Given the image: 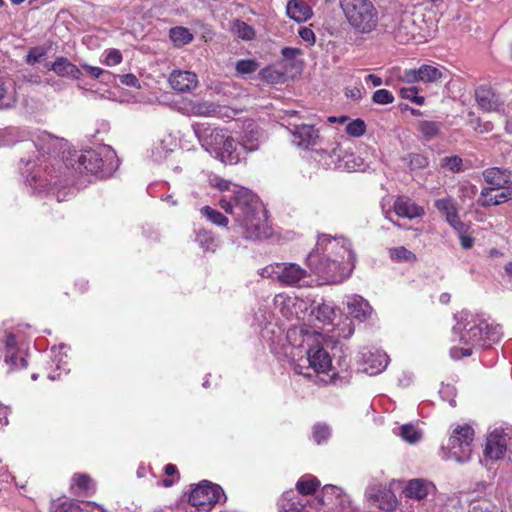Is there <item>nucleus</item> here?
Returning <instances> with one entry per match:
<instances>
[{"mask_svg":"<svg viewBox=\"0 0 512 512\" xmlns=\"http://www.w3.org/2000/svg\"><path fill=\"white\" fill-rule=\"evenodd\" d=\"M345 95L353 100H360L362 98V89L359 87L347 88Z\"/></svg>","mask_w":512,"mask_h":512,"instance_id":"59","label":"nucleus"},{"mask_svg":"<svg viewBox=\"0 0 512 512\" xmlns=\"http://www.w3.org/2000/svg\"><path fill=\"white\" fill-rule=\"evenodd\" d=\"M8 413L9 408L0 404V424L7 425L8 424Z\"/></svg>","mask_w":512,"mask_h":512,"instance_id":"64","label":"nucleus"},{"mask_svg":"<svg viewBox=\"0 0 512 512\" xmlns=\"http://www.w3.org/2000/svg\"><path fill=\"white\" fill-rule=\"evenodd\" d=\"M82 67L95 79H98L104 73V70L99 67H93L88 64H84Z\"/></svg>","mask_w":512,"mask_h":512,"instance_id":"60","label":"nucleus"},{"mask_svg":"<svg viewBox=\"0 0 512 512\" xmlns=\"http://www.w3.org/2000/svg\"><path fill=\"white\" fill-rule=\"evenodd\" d=\"M4 360L12 371L26 368L28 365L27 360L18 355V349L15 352H5Z\"/></svg>","mask_w":512,"mask_h":512,"instance_id":"37","label":"nucleus"},{"mask_svg":"<svg viewBox=\"0 0 512 512\" xmlns=\"http://www.w3.org/2000/svg\"><path fill=\"white\" fill-rule=\"evenodd\" d=\"M214 186L220 191H228L230 190L231 182L222 178H218L215 180Z\"/></svg>","mask_w":512,"mask_h":512,"instance_id":"62","label":"nucleus"},{"mask_svg":"<svg viewBox=\"0 0 512 512\" xmlns=\"http://www.w3.org/2000/svg\"><path fill=\"white\" fill-rule=\"evenodd\" d=\"M393 210L397 216L402 218L414 219L422 217L424 209L406 196H399L393 204Z\"/></svg>","mask_w":512,"mask_h":512,"instance_id":"16","label":"nucleus"},{"mask_svg":"<svg viewBox=\"0 0 512 512\" xmlns=\"http://www.w3.org/2000/svg\"><path fill=\"white\" fill-rule=\"evenodd\" d=\"M232 201L235 208V221L247 240H260L270 235L266 222L259 216L258 197L249 189L234 186Z\"/></svg>","mask_w":512,"mask_h":512,"instance_id":"2","label":"nucleus"},{"mask_svg":"<svg viewBox=\"0 0 512 512\" xmlns=\"http://www.w3.org/2000/svg\"><path fill=\"white\" fill-rule=\"evenodd\" d=\"M441 166L449 169L451 172L454 173L460 172L462 171L463 161L462 158L457 155L444 157L441 160Z\"/></svg>","mask_w":512,"mask_h":512,"instance_id":"40","label":"nucleus"},{"mask_svg":"<svg viewBox=\"0 0 512 512\" xmlns=\"http://www.w3.org/2000/svg\"><path fill=\"white\" fill-rule=\"evenodd\" d=\"M500 190H502L500 193L492 196L491 193L494 190L482 189L480 192V196L477 200L478 205L481 207L487 208L490 206L500 205L507 201L512 200V187L511 186H505L504 188H501Z\"/></svg>","mask_w":512,"mask_h":512,"instance_id":"18","label":"nucleus"},{"mask_svg":"<svg viewBox=\"0 0 512 512\" xmlns=\"http://www.w3.org/2000/svg\"><path fill=\"white\" fill-rule=\"evenodd\" d=\"M400 430L401 437L409 443H415L420 439V433L412 424L402 425Z\"/></svg>","mask_w":512,"mask_h":512,"instance_id":"42","label":"nucleus"},{"mask_svg":"<svg viewBox=\"0 0 512 512\" xmlns=\"http://www.w3.org/2000/svg\"><path fill=\"white\" fill-rule=\"evenodd\" d=\"M301 53L300 49L298 48H293V47H284L282 50H281V55L287 59V60H292L294 59L297 55H299Z\"/></svg>","mask_w":512,"mask_h":512,"instance_id":"58","label":"nucleus"},{"mask_svg":"<svg viewBox=\"0 0 512 512\" xmlns=\"http://www.w3.org/2000/svg\"><path fill=\"white\" fill-rule=\"evenodd\" d=\"M232 33L244 41H251L256 37L255 29L240 19H234L231 22Z\"/></svg>","mask_w":512,"mask_h":512,"instance_id":"27","label":"nucleus"},{"mask_svg":"<svg viewBox=\"0 0 512 512\" xmlns=\"http://www.w3.org/2000/svg\"><path fill=\"white\" fill-rule=\"evenodd\" d=\"M507 450L506 437L498 432H492L487 437L484 456L490 460L503 458Z\"/></svg>","mask_w":512,"mask_h":512,"instance_id":"14","label":"nucleus"},{"mask_svg":"<svg viewBox=\"0 0 512 512\" xmlns=\"http://www.w3.org/2000/svg\"><path fill=\"white\" fill-rule=\"evenodd\" d=\"M50 69L60 77L80 79L82 76L80 69L65 57L56 58Z\"/></svg>","mask_w":512,"mask_h":512,"instance_id":"22","label":"nucleus"},{"mask_svg":"<svg viewBox=\"0 0 512 512\" xmlns=\"http://www.w3.org/2000/svg\"><path fill=\"white\" fill-rule=\"evenodd\" d=\"M219 205L226 213L231 214L235 217V208L234 203L232 201V197L229 200L225 198L221 199L219 201Z\"/></svg>","mask_w":512,"mask_h":512,"instance_id":"56","label":"nucleus"},{"mask_svg":"<svg viewBox=\"0 0 512 512\" xmlns=\"http://www.w3.org/2000/svg\"><path fill=\"white\" fill-rule=\"evenodd\" d=\"M312 315L322 323H330L335 315V310L329 303H321L312 309Z\"/></svg>","mask_w":512,"mask_h":512,"instance_id":"33","label":"nucleus"},{"mask_svg":"<svg viewBox=\"0 0 512 512\" xmlns=\"http://www.w3.org/2000/svg\"><path fill=\"white\" fill-rule=\"evenodd\" d=\"M200 213L202 216H204L208 221H210L212 224L220 226V227H227L229 220L228 218L219 212L216 209H213L210 206H204L200 209Z\"/></svg>","mask_w":512,"mask_h":512,"instance_id":"30","label":"nucleus"},{"mask_svg":"<svg viewBox=\"0 0 512 512\" xmlns=\"http://www.w3.org/2000/svg\"><path fill=\"white\" fill-rule=\"evenodd\" d=\"M57 138L46 131H40L33 137L36 149L42 154H49L54 148Z\"/></svg>","mask_w":512,"mask_h":512,"instance_id":"25","label":"nucleus"},{"mask_svg":"<svg viewBox=\"0 0 512 512\" xmlns=\"http://www.w3.org/2000/svg\"><path fill=\"white\" fill-rule=\"evenodd\" d=\"M195 240L204 251L214 252L217 247V239L211 230L199 229Z\"/></svg>","mask_w":512,"mask_h":512,"instance_id":"29","label":"nucleus"},{"mask_svg":"<svg viewBox=\"0 0 512 512\" xmlns=\"http://www.w3.org/2000/svg\"><path fill=\"white\" fill-rule=\"evenodd\" d=\"M419 68L418 69H407L404 70L400 76V80L406 82L408 84H413L416 82H420L419 77Z\"/></svg>","mask_w":512,"mask_h":512,"instance_id":"50","label":"nucleus"},{"mask_svg":"<svg viewBox=\"0 0 512 512\" xmlns=\"http://www.w3.org/2000/svg\"><path fill=\"white\" fill-rule=\"evenodd\" d=\"M122 59H123L122 54L118 49H111V50H108L105 60H104V63L107 66H115V65L120 64L122 62Z\"/></svg>","mask_w":512,"mask_h":512,"instance_id":"48","label":"nucleus"},{"mask_svg":"<svg viewBox=\"0 0 512 512\" xmlns=\"http://www.w3.org/2000/svg\"><path fill=\"white\" fill-rule=\"evenodd\" d=\"M83 508L84 512H107L102 506L91 501L86 502Z\"/></svg>","mask_w":512,"mask_h":512,"instance_id":"61","label":"nucleus"},{"mask_svg":"<svg viewBox=\"0 0 512 512\" xmlns=\"http://www.w3.org/2000/svg\"><path fill=\"white\" fill-rule=\"evenodd\" d=\"M484 181L490 186L483 189L500 190L510 183V170L500 167H490L482 171Z\"/></svg>","mask_w":512,"mask_h":512,"instance_id":"11","label":"nucleus"},{"mask_svg":"<svg viewBox=\"0 0 512 512\" xmlns=\"http://www.w3.org/2000/svg\"><path fill=\"white\" fill-rule=\"evenodd\" d=\"M308 361L311 368L316 373H327L331 366L332 360L328 352L321 346H312L307 351Z\"/></svg>","mask_w":512,"mask_h":512,"instance_id":"12","label":"nucleus"},{"mask_svg":"<svg viewBox=\"0 0 512 512\" xmlns=\"http://www.w3.org/2000/svg\"><path fill=\"white\" fill-rule=\"evenodd\" d=\"M322 241H326L327 254L316 261L317 255L310 253L308 265L326 283H341L354 269L356 256L345 239L324 238Z\"/></svg>","mask_w":512,"mask_h":512,"instance_id":"1","label":"nucleus"},{"mask_svg":"<svg viewBox=\"0 0 512 512\" xmlns=\"http://www.w3.org/2000/svg\"><path fill=\"white\" fill-rule=\"evenodd\" d=\"M55 512H84V508L75 500H66L57 506Z\"/></svg>","mask_w":512,"mask_h":512,"instance_id":"46","label":"nucleus"},{"mask_svg":"<svg viewBox=\"0 0 512 512\" xmlns=\"http://www.w3.org/2000/svg\"><path fill=\"white\" fill-rule=\"evenodd\" d=\"M168 82L173 90L184 93L197 87L198 77L191 71L173 70Z\"/></svg>","mask_w":512,"mask_h":512,"instance_id":"10","label":"nucleus"},{"mask_svg":"<svg viewBox=\"0 0 512 512\" xmlns=\"http://www.w3.org/2000/svg\"><path fill=\"white\" fill-rule=\"evenodd\" d=\"M293 143L302 149H309L318 144L319 131L313 125H295L292 131Z\"/></svg>","mask_w":512,"mask_h":512,"instance_id":"9","label":"nucleus"},{"mask_svg":"<svg viewBox=\"0 0 512 512\" xmlns=\"http://www.w3.org/2000/svg\"><path fill=\"white\" fill-rule=\"evenodd\" d=\"M228 135L229 134L226 129L214 128L206 129L202 138L203 142L217 153Z\"/></svg>","mask_w":512,"mask_h":512,"instance_id":"23","label":"nucleus"},{"mask_svg":"<svg viewBox=\"0 0 512 512\" xmlns=\"http://www.w3.org/2000/svg\"><path fill=\"white\" fill-rule=\"evenodd\" d=\"M262 275L283 286H296L308 277V271L296 263H276L264 267Z\"/></svg>","mask_w":512,"mask_h":512,"instance_id":"7","label":"nucleus"},{"mask_svg":"<svg viewBox=\"0 0 512 512\" xmlns=\"http://www.w3.org/2000/svg\"><path fill=\"white\" fill-rule=\"evenodd\" d=\"M239 149H242L245 152L252 150H248L244 144L237 143L235 139L229 134L225 141L222 143V146L217 152V155L220 156L221 160L224 162L229 164H236L241 159V153Z\"/></svg>","mask_w":512,"mask_h":512,"instance_id":"15","label":"nucleus"},{"mask_svg":"<svg viewBox=\"0 0 512 512\" xmlns=\"http://www.w3.org/2000/svg\"><path fill=\"white\" fill-rule=\"evenodd\" d=\"M345 131L352 137H361L366 132V124L364 120L357 118L347 124Z\"/></svg>","mask_w":512,"mask_h":512,"instance_id":"38","label":"nucleus"},{"mask_svg":"<svg viewBox=\"0 0 512 512\" xmlns=\"http://www.w3.org/2000/svg\"><path fill=\"white\" fill-rule=\"evenodd\" d=\"M349 315L359 321H364L371 316L372 307L369 302L361 296H353L347 302Z\"/></svg>","mask_w":512,"mask_h":512,"instance_id":"20","label":"nucleus"},{"mask_svg":"<svg viewBox=\"0 0 512 512\" xmlns=\"http://www.w3.org/2000/svg\"><path fill=\"white\" fill-rule=\"evenodd\" d=\"M436 209L445 215L446 221L449 222L458 216L457 208L450 198H442L435 201Z\"/></svg>","mask_w":512,"mask_h":512,"instance_id":"31","label":"nucleus"},{"mask_svg":"<svg viewBox=\"0 0 512 512\" xmlns=\"http://www.w3.org/2000/svg\"><path fill=\"white\" fill-rule=\"evenodd\" d=\"M448 223L457 232L458 236L469 231V226L460 220L459 215L456 216L453 220H450Z\"/></svg>","mask_w":512,"mask_h":512,"instance_id":"51","label":"nucleus"},{"mask_svg":"<svg viewBox=\"0 0 512 512\" xmlns=\"http://www.w3.org/2000/svg\"><path fill=\"white\" fill-rule=\"evenodd\" d=\"M459 237L461 246L463 249H470L474 245V238L469 234V231L465 234H462Z\"/></svg>","mask_w":512,"mask_h":512,"instance_id":"57","label":"nucleus"},{"mask_svg":"<svg viewBox=\"0 0 512 512\" xmlns=\"http://www.w3.org/2000/svg\"><path fill=\"white\" fill-rule=\"evenodd\" d=\"M190 111L195 116H212L217 112L214 104L206 101H196L190 103Z\"/></svg>","mask_w":512,"mask_h":512,"instance_id":"35","label":"nucleus"},{"mask_svg":"<svg viewBox=\"0 0 512 512\" xmlns=\"http://www.w3.org/2000/svg\"><path fill=\"white\" fill-rule=\"evenodd\" d=\"M339 6L355 34L369 36L379 31L380 12L372 0H339Z\"/></svg>","mask_w":512,"mask_h":512,"instance_id":"4","label":"nucleus"},{"mask_svg":"<svg viewBox=\"0 0 512 512\" xmlns=\"http://www.w3.org/2000/svg\"><path fill=\"white\" fill-rule=\"evenodd\" d=\"M370 357H376L377 365L372 364V374H376L385 369L388 365V357L386 354H381L377 352L376 354L370 353Z\"/></svg>","mask_w":512,"mask_h":512,"instance_id":"47","label":"nucleus"},{"mask_svg":"<svg viewBox=\"0 0 512 512\" xmlns=\"http://www.w3.org/2000/svg\"><path fill=\"white\" fill-rule=\"evenodd\" d=\"M71 492L76 496L90 497L96 492V485L90 475L74 473L71 478Z\"/></svg>","mask_w":512,"mask_h":512,"instance_id":"17","label":"nucleus"},{"mask_svg":"<svg viewBox=\"0 0 512 512\" xmlns=\"http://www.w3.org/2000/svg\"><path fill=\"white\" fill-rule=\"evenodd\" d=\"M330 436V429L326 425L317 424L313 428V439L317 444H322Z\"/></svg>","mask_w":512,"mask_h":512,"instance_id":"45","label":"nucleus"},{"mask_svg":"<svg viewBox=\"0 0 512 512\" xmlns=\"http://www.w3.org/2000/svg\"><path fill=\"white\" fill-rule=\"evenodd\" d=\"M395 20L396 24L392 33L398 43L407 44L415 40L416 36L420 34V27L416 24L412 13H398Z\"/></svg>","mask_w":512,"mask_h":512,"instance_id":"8","label":"nucleus"},{"mask_svg":"<svg viewBox=\"0 0 512 512\" xmlns=\"http://www.w3.org/2000/svg\"><path fill=\"white\" fill-rule=\"evenodd\" d=\"M45 53L46 52L43 48L34 47V48L30 49V51L28 52V54L26 56V62L29 65H34L40 61V59L45 55Z\"/></svg>","mask_w":512,"mask_h":512,"instance_id":"49","label":"nucleus"},{"mask_svg":"<svg viewBox=\"0 0 512 512\" xmlns=\"http://www.w3.org/2000/svg\"><path fill=\"white\" fill-rule=\"evenodd\" d=\"M420 82L433 83L443 76L442 71L432 65L423 64L419 67Z\"/></svg>","mask_w":512,"mask_h":512,"instance_id":"32","label":"nucleus"},{"mask_svg":"<svg viewBox=\"0 0 512 512\" xmlns=\"http://www.w3.org/2000/svg\"><path fill=\"white\" fill-rule=\"evenodd\" d=\"M475 99L478 106L485 111H495L499 106V99L489 85H480L475 89Z\"/></svg>","mask_w":512,"mask_h":512,"instance_id":"19","label":"nucleus"},{"mask_svg":"<svg viewBox=\"0 0 512 512\" xmlns=\"http://www.w3.org/2000/svg\"><path fill=\"white\" fill-rule=\"evenodd\" d=\"M120 82L129 87H136L138 85V78L134 74L128 73L120 76Z\"/></svg>","mask_w":512,"mask_h":512,"instance_id":"55","label":"nucleus"},{"mask_svg":"<svg viewBox=\"0 0 512 512\" xmlns=\"http://www.w3.org/2000/svg\"><path fill=\"white\" fill-rule=\"evenodd\" d=\"M407 498L422 500L428 495V485L422 479L410 480L403 490Z\"/></svg>","mask_w":512,"mask_h":512,"instance_id":"24","label":"nucleus"},{"mask_svg":"<svg viewBox=\"0 0 512 512\" xmlns=\"http://www.w3.org/2000/svg\"><path fill=\"white\" fill-rule=\"evenodd\" d=\"M169 37L177 47H183L191 43L194 39L193 34L186 27L176 26L170 29Z\"/></svg>","mask_w":512,"mask_h":512,"instance_id":"28","label":"nucleus"},{"mask_svg":"<svg viewBox=\"0 0 512 512\" xmlns=\"http://www.w3.org/2000/svg\"><path fill=\"white\" fill-rule=\"evenodd\" d=\"M225 497L223 489L208 480H202L192 486L188 503L199 511L209 512L221 498Z\"/></svg>","mask_w":512,"mask_h":512,"instance_id":"6","label":"nucleus"},{"mask_svg":"<svg viewBox=\"0 0 512 512\" xmlns=\"http://www.w3.org/2000/svg\"><path fill=\"white\" fill-rule=\"evenodd\" d=\"M286 13L298 23L307 21L313 15L311 7L304 0H290L286 6Z\"/></svg>","mask_w":512,"mask_h":512,"instance_id":"21","label":"nucleus"},{"mask_svg":"<svg viewBox=\"0 0 512 512\" xmlns=\"http://www.w3.org/2000/svg\"><path fill=\"white\" fill-rule=\"evenodd\" d=\"M164 473L167 475V476H177V480H179L180 478V475H179V472H178V469L176 467V465L174 464H167L165 467H164Z\"/></svg>","mask_w":512,"mask_h":512,"instance_id":"63","label":"nucleus"},{"mask_svg":"<svg viewBox=\"0 0 512 512\" xmlns=\"http://www.w3.org/2000/svg\"><path fill=\"white\" fill-rule=\"evenodd\" d=\"M259 67L258 62L255 59H242L236 63V71L241 75L251 74L255 72Z\"/></svg>","mask_w":512,"mask_h":512,"instance_id":"39","label":"nucleus"},{"mask_svg":"<svg viewBox=\"0 0 512 512\" xmlns=\"http://www.w3.org/2000/svg\"><path fill=\"white\" fill-rule=\"evenodd\" d=\"M104 161L95 150H86L78 158L77 169L80 172L98 174L103 172Z\"/></svg>","mask_w":512,"mask_h":512,"instance_id":"13","label":"nucleus"},{"mask_svg":"<svg viewBox=\"0 0 512 512\" xmlns=\"http://www.w3.org/2000/svg\"><path fill=\"white\" fill-rule=\"evenodd\" d=\"M320 487V481L311 474H305L296 483V490L301 495H313Z\"/></svg>","mask_w":512,"mask_h":512,"instance_id":"26","label":"nucleus"},{"mask_svg":"<svg viewBox=\"0 0 512 512\" xmlns=\"http://www.w3.org/2000/svg\"><path fill=\"white\" fill-rule=\"evenodd\" d=\"M390 258L396 262H414L417 260L416 255L404 246L390 249Z\"/></svg>","mask_w":512,"mask_h":512,"instance_id":"36","label":"nucleus"},{"mask_svg":"<svg viewBox=\"0 0 512 512\" xmlns=\"http://www.w3.org/2000/svg\"><path fill=\"white\" fill-rule=\"evenodd\" d=\"M299 36L302 40L307 42L309 45H313L315 43V34L312 29L303 27L299 29Z\"/></svg>","mask_w":512,"mask_h":512,"instance_id":"52","label":"nucleus"},{"mask_svg":"<svg viewBox=\"0 0 512 512\" xmlns=\"http://www.w3.org/2000/svg\"><path fill=\"white\" fill-rule=\"evenodd\" d=\"M18 349L17 340L14 334L9 333L5 339V352H15Z\"/></svg>","mask_w":512,"mask_h":512,"instance_id":"54","label":"nucleus"},{"mask_svg":"<svg viewBox=\"0 0 512 512\" xmlns=\"http://www.w3.org/2000/svg\"><path fill=\"white\" fill-rule=\"evenodd\" d=\"M343 324H344L345 327L342 328V329H339V332L337 333V336L341 337V338H344V339H347L350 336H352V334L354 333V327L352 325V322L350 320H348V319H346Z\"/></svg>","mask_w":512,"mask_h":512,"instance_id":"53","label":"nucleus"},{"mask_svg":"<svg viewBox=\"0 0 512 512\" xmlns=\"http://www.w3.org/2000/svg\"><path fill=\"white\" fill-rule=\"evenodd\" d=\"M400 96L403 99H409L417 105H423L425 98L418 95V89L416 87H408L400 89Z\"/></svg>","mask_w":512,"mask_h":512,"instance_id":"41","label":"nucleus"},{"mask_svg":"<svg viewBox=\"0 0 512 512\" xmlns=\"http://www.w3.org/2000/svg\"><path fill=\"white\" fill-rule=\"evenodd\" d=\"M474 435V429L468 424L455 427L445 446L448 457L459 463L469 461L473 451Z\"/></svg>","mask_w":512,"mask_h":512,"instance_id":"5","label":"nucleus"},{"mask_svg":"<svg viewBox=\"0 0 512 512\" xmlns=\"http://www.w3.org/2000/svg\"><path fill=\"white\" fill-rule=\"evenodd\" d=\"M429 165L428 158L423 154H411L409 156V167L411 170L425 169Z\"/></svg>","mask_w":512,"mask_h":512,"instance_id":"43","label":"nucleus"},{"mask_svg":"<svg viewBox=\"0 0 512 512\" xmlns=\"http://www.w3.org/2000/svg\"><path fill=\"white\" fill-rule=\"evenodd\" d=\"M499 325L488 323V320L480 314H466L465 324L459 338V345L450 349L453 359H461L471 356L473 348L482 347L487 342H495L499 338Z\"/></svg>","mask_w":512,"mask_h":512,"instance_id":"3","label":"nucleus"},{"mask_svg":"<svg viewBox=\"0 0 512 512\" xmlns=\"http://www.w3.org/2000/svg\"><path fill=\"white\" fill-rule=\"evenodd\" d=\"M372 100L376 104L387 105L394 101V96L387 89H379L373 93Z\"/></svg>","mask_w":512,"mask_h":512,"instance_id":"44","label":"nucleus"},{"mask_svg":"<svg viewBox=\"0 0 512 512\" xmlns=\"http://www.w3.org/2000/svg\"><path fill=\"white\" fill-rule=\"evenodd\" d=\"M417 128L426 140H430L440 133L441 123L436 121L423 120L418 123Z\"/></svg>","mask_w":512,"mask_h":512,"instance_id":"34","label":"nucleus"}]
</instances>
